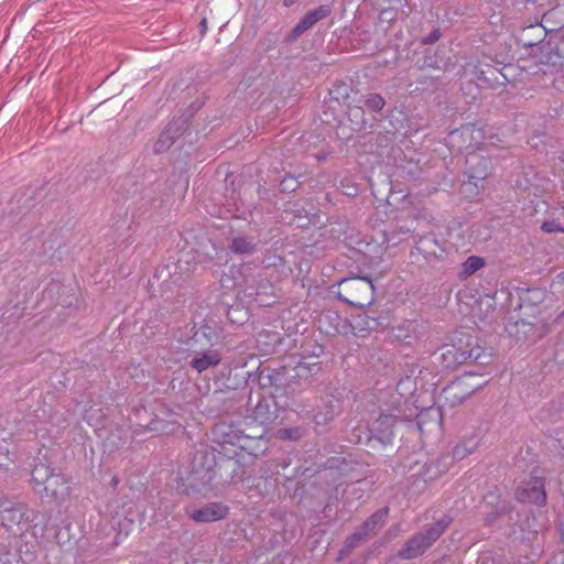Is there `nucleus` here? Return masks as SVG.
I'll return each instance as SVG.
<instances>
[{"mask_svg": "<svg viewBox=\"0 0 564 564\" xmlns=\"http://www.w3.org/2000/svg\"><path fill=\"white\" fill-rule=\"evenodd\" d=\"M338 299L351 306L362 307L373 301L375 286L366 276H351L339 282Z\"/></svg>", "mask_w": 564, "mask_h": 564, "instance_id": "1", "label": "nucleus"}, {"mask_svg": "<svg viewBox=\"0 0 564 564\" xmlns=\"http://www.w3.org/2000/svg\"><path fill=\"white\" fill-rule=\"evenodd\" d=\"M32 480L35 489L42 490L46 496L62 499L69 494L68 480L62 474H54L50 466L39 464L32 470Z\"/></svg>", "mask_w": 564, "mask_h": 564, "instance_id": "2", "label": "nucleus"}, {"mask_svg": "<svg viewBox=\"0 0 564 564\" xmlns=\"http://www.w3.org/2000/svg\"><path fill=\"white\" fill-rule=\"evenodd\" d=\"M449 523V517H442L434 525L427 529L425 533H421L409 540L404 547L400 550L399 555L403 558H414L419 556L441 536Z\"/></svg>", "mask_w": 564, "mask_h": 564, "instance_id": "3", "label": "nucleus"}, {"mask_svg": "<svg viewBox=\"0 0 564 564\" xmlns=\"http://www.w3.org/2000/svg\"><path fill=\"white\" fill-rule=\"evenodd\" d=\"M387 516H388V508H383V509L377 511L376 513H373L364 523L362 528L358 532H356L352 535H350L349 538H347V540L345 542V547H344V550L340 551L337 560L340 561L345 556V553H348L349 551H351L364 536H366L367 534L375 532L377 529H379L383 524Z\"/></svg>", "mask_w": 564, "mask_h": 564, "instance_id": "4", "label": "nucleus"}, {"mask_svg": "<svg viewBox=\"0 0 564 564\" xmlns=\"http://www.w3.org/2000/svg\"><path fill=\"white\" fill-rule=\"evenodd\" d=\"M398 420L399 415L397 414H381L369 427V438H376L383 445L391 443L393 438L392 429Z\"/></svg>", "mask_w": 564, "mask_h": 564, "instance_id": "5", "label": "nucleus"}, {"mask_svg": "<svg viewBox=\"0 0 564 564\" xmlns=\"http://www.w3.org/2000/svg\"><path fill=\"white\" fill-rule=\"evenodd\" d=\"M517 499L520 502L543 506L546 500V492L543 480L533 477L525 486L519 487L517 490Z\"/></svg>", "mask_w": 564, "mask_h": 564, "instance_id": "6", "label": "nucleus"}, {"mask_svg": "<svg viewBox=\"0 0 564 564\" xmlns=\"http://www.w3.org/2000/svg\"><path fill=\"white\" fill-rule=\"evenodd\" d=\"M186 513L196 522H213L224 519L228 508L219 502H210L200 509H187Z\"/></svg>", "mask_w": 564, "mask_h": 564, "instance_id": "7", "label": "nucleus"}, {"mask_svg": "<svg viewBox=\"0 0 564 564\" xmlns=\"http://www.w3.org/2000/svg\"><path fill=\"white\" fill-rule=\"evenodd\" d=\"M329 13V9L325 6H321L319 8L307 12L293 28L290 37L296 39L305 31L311 29L316 22L325 18Z\"/></svg>", "mask_w": 564, "mask_h": 564, "instance_id": "8", "label": "nucleus"}, {"mask_svg": "<svg viewBox=\"0 0 564 564\" xmlns=\"http://www.w3.org/2000/svg\"><path fill=\"white\" fill-rule=\"evenodd\" d=\"M545 33H564V3L557 4L544 13L541 22Z\"/></svg>", "mask_w": 564, "mask_h": 564, "instance_id": "9", "label": "nucleus"}, {"mask_svg": "<svg viewBox=\"0 0 564 564\" xmlns=\"http://www.w3.org/2000/svg\"><path fill=\"white\" fill-rule=\"evenodd\" d=\"M221 360V356L216 350H209L200 354L191 361V366L197 372H203L212 367H216Z\"/></svg>", "mask_w": 564, "mask_h": 564, "instance_id": "10", "label": "nucleus"}, {"mask_svg": "<svg viewBox=\"0 0 564 564\" xmlns=\"http://www.w3.org/2000/svg\"><path fill=\"white\" fill-rule=\"evenodd\" d=\"M479 446V441L476 437L464 438L457 443L452 452L453 460H462L468 455L473 454Z\"/></svg>", "mask_w": 564, "mask_h": 564, "instance_id": "11", "label": "nucleus"}, {"mask_svg": "<svg viewBox=\"0 0 564 564\" xmlns=\"http://www.w3.org/2000/svg\"><path fill=\"white\" fill-rule=\"evenodd\" d=\"M549 61H551V66L543 70L544 74H552L554 83H564V57L554 52L550 54Z\"/></svg>", "mask_w": 564, "mask_h": 564, "instance_id": "12", "label": "nucleus"}, {"mask_svg": "<svg viewBox=\"0 0 564 564\" xmlns=\"http://www.w3.org/2000/svg\"><path fill=\"white\" fill-rule=\"evenodd\" d=\"M485 265V260L481 257L470 256L462 264V274L466 278L474 274L476 271Z\"/></svg>", "mask_w": 564, "mask_h": 564, "instance_id": "13", "label": "nucleus"}, {"mask_svg": "<svg viewBox=\"0 0 564 564\" xmlns=\"http://www.w3.org/2000/svg\"><path fill=\"white\" fill-rule=\"evenodd\" d=\"M107 510L113 519H116L117 517H123L126 520L129 521V524L133 523V519L130 517L131 508L126 510L124 503L121 505L119 500H115V501L110 502L107 506Z\"/></svg>", "mask_w": 564, "mask_h": 564, "instance_id": "14", "label": "nucleus"}, {"mask_svg": "<svg viewBox=\"0 0 564 564\" xmlns=\"http://www.w3.org/2000/svg\"><path fill=\"white\" fill-rule=\"evenodd\" d=\"M491 358V355L485 354L480 347L468 351H462L460 356L457 358L459 362L466 361L468 359H474L476 361L481 360V362H488Z\"/></svg>", "mask_w": 564, "mask_h": 564, "instance_id": "15", "label": "nucleus"}, {"mask_svg": "<svg viewBox=\"0 0 564 564\" xmlns=\"http://www.w3.org/2000/svg\"><path fill=\"white\" fill-rule=\"evenodd\" d=\"M230 249L235 253H249L253 249V245L248 241L246 238L238 237L232 239Z\"/></svg>", "mask_w": 564, "mask_h": 564, "instance_id": "16", "label": "nucleus"}, {"mask_svg": "<svg viewBox=\"0 0 564 564\" xmlns=\"http://www.w3.org/2000/svg\"><path fill=\"white\" fill-rule=\"evenodd\" d=\"M384 105L383 97L378 94H369L365 99V106L375 112L380 111Z\"/></svg>", "mask_w": 564, "mask_h": 564, "instance_id": "17", "label": "nucleus"}, {"mask_svg": "<svg viewBox=\"0 0 564 564\" xmlns=\"http://www.w3.org/2000/svg\"><path fill=\"white\" fill-rule=\"evenodd\" d=\"M299 186V181L292 176L286 175L283 177V180L280 182V188L282 192H294Z\"/></svg>", "mask_w": 564, "mask_h": 564, "instance_id": "18", "label": "nucleus"}, {"mask_svg": "<svg viewBox=\"0 0 564 564\" xmlns=\"http://www.w3.org/2000/svg\"><path fill=\"white\" fill-rule=\"evenodd\" d=\"M229 432H224V443L229 444H240L242 438H246V436L241 435L239 431L234 430L232 427H229Z\"/></svg>", "mask_w": 564, "mask_h": 564, "instance_id": "19", "label": "nucleus"}, {"mask_svg": "<svg viewBox=\"0 0 564 564\" xmlns=\"http://www.w3.org/2000/svg\"><path fill=\"white\" fill-rule=\"evenodd\" d=\"M0 512L2 513H13L12 520L20 522L23 517V512L21 508H9V502H1Z\"/></svg>", "mask_w": 564, "mask_h": 564, "instance_id": "20", "label": "nucleus"}, {"mask_svg": "<svg viewBox=\"0 0 564 564\" xmlns=\"http://www.w3.org/2000/svg\"><path fill=\"white\" fill-rule=\"evenodd\" d=\"M542 231L551 234V232H564V227H562L556 220H546L541 226Z\"/></svg>", "mask_w": 564, "mask_h": 564, "instance_id": "21", "label": "nucleus"}, {"mask_svg": "<svg viewBox=\"0 0 564 564\" xmlns=\"http://www.w3.org/2000/svg\"><path fill=\"white\" fill-rule=\"evenodd\" d=\"M172 143V139L167 132H163L154 145L155 152H162Z\"/></svg>", "mask_w": 564, "mask_h": 564, "instance_id": "22", "label": "nucleus"}, {"mask_svg": "<svg viewBox=\"0 0 564 564\" xmlns=\"http://www.w3.org/2000/svg\"><path fill=\"white\" fill-rule=\"evenodd\" d=\"M145 430H149L151 432H159V433H173L175 431V427H172L170 430H165L161 427V422L159 420H152L148 426H145Z\"/></svg>", "mask_w": 564, "mask_h": 564, "instance_id": "23", "label": "nucleus"}, {"mask_svg": "<svg viewBox=\"0 0 564 564\" xmlns=\"http://www.w3.org/2000/svg\"><path fill=\"white\" fill-rule=\"evenodd\" d=\"M278 433H279V436L283 440L296 438L297 434H299L297 430H292V429H282Z\"/></svg>", "mask_w": 564, "mask_h": 564, "instance_id": "24", "label": "nucleus"}, {"mask_svg": "<svg viewBox=\"0 0 564 564\" xmlns=\"http://www.w3.org/2000/svg\"><path fill=\"white\" fill-rule=\"evenodd\" d=\"M328 416H324L322 413H317L314 415V421L317 425H321V424H326L327 421L332 420L333 416H334V411H328L327 412Z\"/></svg>", "mask_w": 564, "mask_h": 564, "instance_id": "25", "label": "nucleus"}, {"mask_svg": "<svg viewBox=\"0 0 564 564\" xmlns=\"http://www.w3.org/2000/svg\"><path fill=\"white\" fill-rule=\"evenodd\" d=\"M462 133L463 134H470V135H474L476 133L477 137H482V130L476 128L474 124H469V126L464 127L463 130H462Z\"/></svg>", "mask_w": 564, "mask_h": 564, "instance_id": "26", "label": "nucleus"}, {"mask_svg": "<svg viewBox=\"0 0 564 564\" xmlns=\"http://www.w3.org/2000/svg\"><path fill=\"white\" fill-rule=\"evenodd\" d=\"M9 449L2 445H0V466H8V463L10 460L9 458Z\"/></svg>", "mask_w": 564, "mask_h": 564, "instance_id": "27", "label": "nucleus"}, {"mask_svg": "<svg viewBox=\"0 0 564 564\" xmlns=\"http://www.w3.org/2000/svg\"><path fill=\"white\" fill-rule=\"evenodd\" d=\"M91 412H93V409L85 411L84 419L90 426L98 427V425H99L98 420L94 417Z\"/></svg>", "mask_w": 564, "mask_h": 564, "instance_id": "28", "label": "nucleus"}, {"mask_svg": "<svg viewBox=\"0 0 564 564\" xmlns=\"http://www.w3.org/2000/svg\"><path fill=\"white\" fill-rule=\"evenodd\" d=\"M433 411L426 410L417 415L416 426L421 434H423L424 416L431 415Z\"/></svg>", "mask_w": 564, "mask_h": 564, "instance_id": "29", "label": "nucleus"}, {"mask_svg": "<svg viewBox=\"0 0 564 564\" xmlns=\"http://www.w3.org/2000/svg\"><path fill=\"white\" fill-rule=\"evenodd\" d=\"M486 172H487V163H485V165H484V170H482V171H479V172H478V171L473 172V173H470V175H469V176H470V178L482 180V178H485V177H486V175H487V173H486Z\"/></svg>", "mask_w": 564, "mask_h": 564, "instance_id": "30", "label": "nucleus"}, {"mask_svg": "<svg viewBox=\"0 0 564 564\" xmlns=\"http://www.w3.org/2000/svg\"><path fill=\"white\" fill-rule=\"evenodd\" d=\"M441 36V33L438 30L433 31L425 40L424 43H433L436 40H438Z\"/></svg>", "mask_w": 564, "mask_h": 564, "instance_id": "31", "label": "nucleus"}, {"mask_svg": "<svg viewBox=\"0 0 564 564\" xmlns=\"http://www.w3.org/2000/svg\"><path fill=\"white\" fill-rule=\"evenodd\" d=\"M447 459H448V457H444V458H443V460H447ZM448 466H449V465H448V463H447V462L443 463V464H442V468L440 469L438 474L445 473V471L448 469Z\"/></svg>", "mask_w": 564, "mask_h": 564, "instance_id": "32", "label": "nucleus"}, {"mask_svg": "<svg viewBox=\"0 0 564 564\" xmlns=\"http://www.w3.org/2000/svg\"><path fill=\"white\" fill-rule=\"evenodd\" d=\"M200 26H202V32L204 33L207 29V21L205 18L200 21Z\"/></svg>", "mask_w": 564, "mask_h": 564, "instance_id": "33", "label": "nucleus"}, {"mask_svg": "<svg viewBox=\"0 0 564 564\" xmlns=\"http://www.w3.org/2000/svg\"><path fill=\"white\" fill-rule=\"evenodd\" d=\"M440 424H441V421H440V419H438V416H437V417L434 420L433 425H434L435 427H438V426H440Z\"/></svg>", "mask_w": 564, "mask_h": 564, "instance_id": "34", "label": "nucleus"}, {"mask_svg": "<svg viewBox=\"0 0 564 564\" xmlns=\"http://www.w3.org/2000/svg\"><path fill=\"white\" fill-rule=\"evenodd\" d=\"M474 159H476V155L470 154V155H469V158L467 159V162H468V163H471V161H473Z\"/></svg>", "mask_w": 564, "mask_h": 564, "instance_id": "35", "label": "nucleus"}]
</instances>
